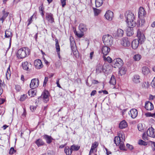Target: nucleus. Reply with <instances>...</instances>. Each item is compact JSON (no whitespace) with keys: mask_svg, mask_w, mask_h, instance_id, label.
Wrapping results in <instances>:
<instances>
[{"mask_svg":"<svg viewBox=\"0 0 155 155\" xmlns=\"http://www.w3.org/2000/svg\"><path fill=\"white\" fill-rule=\"evenodd\" d=\"M125 18L128 26H135L136 23L134 21V14L130 11L126 12L125 14Z\"/></svg>","mask_w":155,"mask_h":155,"instance_id":"f257e3e1","label":"nucleus"},{"mask_svg":"<svg viewBox=\"0 0 155 155\" xmlns=\"http://www.w3.org/2000/svg\"><path fill=\"white\" fill-rule=\"evenodd\" d=\"M102 38L104 45L110 47L113 45V38L111 35H104Z\"/></svg>","mask_w":155,"mask_h":155,"instance_id":"f03ea898","label":"nucleus"},{"mask_svg":"<svg viewBox=\"0 0 155 155\" xmlns=\"http://www.w3.org/2000/svg\"><path fill=\"white\" fill-rule=\"evenodd\" d=\"M123 64V61L120 58H117L114 59L112 64V66L115 68H119Z\"/></svg>","mask_w":155,"mask_h":155,"instance_id":"7ed1b4c3","label":"nucleus"},{"mask_svg":"<svg viewBox=\"0 0 155 155\" xmlns=\"http://www.w3.org/2000/svg\"><path fill=\"white\" fill-rule=\"evenodd\" d=\"M39 84V81L38 79H33L31 80L30 84V87L32 89H35L38 86Z\"/></svg>","mask_w":155,"mask_h":155,"instance_id":"20e7f679","label":"nucleus"},{"mask_svg":"<svg viewBox=\"0 0 155 155\" xmlns=\"http://www.w3.org/2000/svg\"><path fill=\"white\" fill-rule=\"evenodd\" d=\"M28 48H23L20 49V58H23L26 56L28 54Z\"/></svg>","mask_w":155,"mask_h":155,"instance_id":"39448f33","label":"nucleus"},{"mask_svg":"<svg viewBox=\"0 0 155 155\" xmlns=\"http://www.w3.org/2000/svg\"><path fill=\"white\" fill-rule=\"evenodd\" d=\"M146 134L148 136L153 138L155 137V130L152 127L149 128L147 130Z\"/></svg>","mask_w":155,"mask_h":155,"instance_id":"423d86ee","label":"nucleus"},{"mask_svg":"<svg viewBox=\"0 0 155 155\" xmlns=\"http://www.w3.org/2000/svg\"><path fill=\"white\" fill-rule=\"evenodd\" d=\"M104 16L107 20L111 21L114 17L113 12L110 10H108L106 12Z\"/></svg>","mask_w":155,"mask_h":155,"instance_id":"0eeeda50","label":"nucleus"},{"mask_svg":"<svg viewBox=\"0 0 155 155\" xmlns=\"http://www.w3.org/2000/svg\"><path fill=\"white\" fill-rule=\"evenodd\" d=\"M121 44L124 47H128L130 46V41L127 37H124L121 40Z\"/></svg>","mask_w":155,"mask_h":155,"instance_id":"6e6552de","label":"nucleus"},{"mask_svg":"<svg viewBox=\"0 0 155 155\" xmlns=\"http://www.w3.org/2000/svg\"><path fill=\"white\" fill-rule=\"evenodd\" d=\"M23 69L26 71H29L31 67V64L28 63L27 61H25L22 63L21 64Z\"/></svg>","mask_w":155,"mask_h":155,"instance_id":"1a4fd4ad","label":"nucleus"},{"mask_svg":"<svg viewBox=\"0 0 155 155\" xmlns=\"http://www.w3.org/2000/svg\"><path fill=\"white\" fill-rule=\"evenodd\" d=\"M109 47L105 45L103 46L101 50L102 53L104 54L103 56L107 55L108 54L110 50Z\"/></svg>","mask_w":155,"mask_h":155,"instance_id":"9d476101","label":"nucleus"},{"mask_svg":"<svg viewBox=\"0 0 155 155\" xmlns=\"http://www.w3.org/2000/svg\"><path fill=\"white\" fill-rule=\"evenodd\" d=\"M145 108L148 110H153V104L149 101H146L145 103Z\"/></svg>","mask_w":155,"mask_h":155,"instance_id":"9b49d317","label":"nucleus"},{"mask_svg":"<svg viewBox=\"0 0 155 155\" xmlns=\"http://www.w3.org/2000/svg\"><path fill=\"white\" fill-rule=\"evenodd\" d=\"M104 68L102 65L100 64H97L96 67V73L97 74L102 73L104 71Z\"/></svg>","mask_w":155,"mask_h":155,"instance_id":"f8f14e48","label":"nucleus"},{"mask_svg":"<svg viewBox=\"0 0 155 155\" xmlns=\"http://www.w3.org/2000/svg\"><path fill=\"white\" fill-rule=\"evenodd\" d=\"M146 15V13L143 8L140 7L138 11V17L140 18H143Z\"/></svg>","mask_w":155,"mask_h":155,"instance_id":"ddd939ff","label":"nucleus"},{"mask_svg":"<svg viewBox=\"0 0 155 155\" xmlns=\"http://www.w3.org/2000/svg\"><path fill=\"white\" fill-rule=\"evenodd\" d=\"M34 64L35 68L37 69H40L43 66L41 60L39 59L35 60Z\"/></svg>","mask_w":155,"mask_h":155,"instance_id":"4468645a","label":"nucleus"},{"mask_svg":"<svg viewBox=\"0 0 155 155\" xmlns=\"http://www.w3.org/2000/svg\"><path fill=\"white\" fill-rule=\"evenodd\" d=\"M139 43H140L139 40L137 39L134 40L131 43L132 48L134 49H136L138 47Z\"/></svg>","mask_w":155,"mask_h":155,"instance_id":"2eb2a0df","label":"nucleus"},{"mask_svg":"<svg viewBox=\"0 0 155 155\" xmlns=\"http://www.w3.org/2000/svg\"><path fill=\"white\" fill-rule=\"evenodd\" d=\"M130 112L131 114V116L133 118H135L137 115V110L136 109H131L130 111Z\"/></svg>","mask_w":155,"mask_h":155,"instance_id":"dca6fc26","label":"nucleus"},{"mask_svg":"<svg viewBox=\"0 0 155 155\" xmlns=\"http://www.w3.org/2000/svg\"><path fill=\"white\" fill-rule=\"evenodd\" d=\"M5 36L6 38H10V42H9V45L8 47L9 49L11 46V38L12 37V32L8 30H6L5 32Z\"/></svg>","mask_w":155,"mask_h":155,"instance_id":"f3484780","label":"nucleus"},{"mask_svg":"<svg viewBox=\"0 0 155 155\" xmlns=\"http://www.w3.org/2000/svg\"><path fill=\"white\" fill-rule=\"evenodd\" d=\"M79 29L80 31L83 33L86 31L87 30V28L86 25L83 23H81L79 26Z\"/></svg>","mask_w":155,"mask_h":155,"instance_id":"a211bd4d","label":"nucleus"},{"mask_svg":"<svg viewBox=\"0 0 155 155\" xmlns=\"http://www.w3.org/2000/svg\"><path fill=\"white\" fill-rule=\"evenodd\" d=\"M43 138L45 140L46 143L50 144L52 142L53 138L51 136L47 135H45L43 136Z\"/></svg>","mask_w":155,"mask_h":155,"instance_id":"6ab92c4d","label":"nucleus"},{"mask_svg":"<svg viewBox=\"0 0 155 155\" xmlns=\"http://www.w3.org/2000/svg\"><path fill=\"white\" fill-rule=\"evenodd\" d=\"M127 29V34L128 36H130L134 33L133 28L134 26H128Z\"/></svg>","mask_w":155,"mask_h":155,"instance_id":"aec40b11","label":"nucleus"},{"mask_svg":"<svg viewBox=\"0 0 155 155\" xmlns=\"http://www.w3.org/2000/svg\"><path fill=\"white\" fill-rule=\"evenodd\" d=\"M46 18L50 22L52 23L54 22L53 15L51 13H48L46 15Z\"/></svg>","mask_w":155,"mask_h":155,"instance_id":"412c9836","label":"nucleus"},{"mask_svg":"<svg viewBox=\"0 0 155 155\" xmlns=\"http://www.w3.org/2000/svg\"><path fill=\"white\" fill-rule=\"evenodd\" d=\"M127 126V124L125 120H123L120 123L119 127L121 129H123L126 127Z\"/></svg>","mask_w":155,"mask_h":155,"instance_id":"4be33fe9","label":"nucleus"},{"mask_svg":"<svg viewBox=\"0 0 155 155\" xmlns=\"http://www.w3.org/2000/svg\"><path fill=\"white\" fill-rule=\"evenodd\" d=\"M132 80L134 83H138L140 81V77L138 75H134L133 76Z\"/></svg>","mask_w":155,"mask_h":155,"instance_id":"5701e85b","label":"nucleus"},{"mask_svg":"<svg viewBox=\"0 0 155 155\" xmlns=\"http://www.w3.org/2000/svg\"><path fill=\"white\" fill-rule=\"evenodd\" d=\"M142 72L144 75H147L150 72V70L147 67H143L142 68Z\"/></svg>","mask_w":155,"mask_h":155,"instance_id":"b1692460","label":"nucleus"},{"mask_svg":"<svg viewBox=\"0 0 155 155\" xmlns=\"http://www.w3.org/2000/svg\"><path fill=\"white\" fill-rule=\"evenodd\" d=\"M127 71V68L125 67H121L119 70V74L120 75L125 74Z\"/></svg>","mask_w":155,"mask_h":155,"instance_id":"393cba45","label":"nucleus"},{"mask_svg":"<svg viewBox=\"0 0 155 155\" xmlns=\"http://www.w3.org/2000/svg\"><path fill=\"white\" fill-rule=\"evenodd\" d=\"M137 35L138 39H137L139 40L140 44H142L144 41L145 39L144 35L143 34H140L139 36L138 35Z\"/></svg>","mask_w":155,"mask_h":155,"instance_id":"a878e982","label":"nucleus"},{"mask_svg":"<svg viewBox=\"0 0 155 155\" xmlns=\"http://www.w3.org/2000/svg\"><path fill=\"white\" fill-rule=\"evenodd\" d=\"M80 148V147L77 146H75L74 145H73L71 146V148L70 150V154H71L72 153V150H78Z\"/></svg>","mask_w":155,"mask_h":155,"instance_id":"bb28decb","label":"nucleus"},{"mask_svg":"<svg viewBox=\"0 0 155 155\" xmlns=\"http://www.w3.org/2000/svg\"><path fill=\"white\" fill-rule=\"evenodd\" d=\"M35 143L38 147L43 145L45 144L44 142L41 139H38L36 140L35 141Z\"/></svg>","mask_w":155,"mask_h":155,"instance_id":"cd10ccee","label":"nucleus"},{"mask_svg":"<svg viewBox=\"0 0 155 155\" xmlns=\"http://www.w3.org/2000/svg\"><path fill=\"white\" fill-rule=\"evenodd\" d=\"M49 93L48 91H44L42 94L41 97L44 99H48V97Z\"/></svg>","mask_w":155,"mask_h":155,"instance_id":"c85d7f7f","label":"nucleus"},{"mask_svg":"<svg viewBox=\"0 0 155 155\" xmlns=\"http://www.w3.org/2000/svg\"><path fill=\"white\" fill-rule=\"evenodd\" d=\"M124 34V31L123 30L119 29L117 30V36L119 37H122Z\"/></svg>","mask_w":155,"mask_h":155,"instance_id":"c756f323","label":"nucleus"},{"mask_svg":"<svg viewBox=\"0 0 155 155\" xmlns=\"http://www.w3.org/2000/svg\"><path fill=\"white\" fill-rule=\"evenodd\" d=\"M36 90H34V89H32L29 90L28 91V94L29 96L31 97H34L36 95Z\"/></svg>","mask_w":155,"mask_h":155,"instance_id":"7c9ffc66","label":"nucleus"},{"mask_svg":"<svg viewBox=\"0 0 155 155\" xmlns=\"http://www.w3.org/2000/svg\"><path fill=\"white\" fill-rule=\"evenodd\" d=\"M121 141V139L120 137H116L114 139V142L116 145H119L120 142Z\"/></svg>","mask_w":155,"mask_h":155,"instance_id":"2f4dec72","label":"nucleus"},{"mask_svg":"<svg viewBox=\"0 0 155 155\" xmlns=\"http://www.w3.org/2000/svg\"><path fill=\"white\" fill-rule=\"evenodd\" d=\"M109 82L110 84L113 85H114L116 84V80L114 75H112L111 76Z\"/></svg>","mask_w":155,"mask_h":155,"instance_id":"473e14b6","label":"nucleus"},{"mask_svg":"<svg viewBox=\"0 0 155 155\" xmlns=\"http://www.w3.org/2000/svg\"><path fill=\"white\" fill-rule=\"evenodd\" d=\"M103 3V0H96L95 5L96 7H98L101 6Z\"/></svg>","mask_w":155,"mask_h":155,"instance_id":"72a5a7b5","label":"nucleus"},{"mask_svg":"<svg viewBox=\"0 0 155 155\" xmlns=\"http://www.w3.org/2000/svg\"><path fill=\"white\" fill-rule=\"evenodd\" d=\"M15 89L16 91H15L14 94L15 97L17 95V94L19 91V86L18 85H15Z\"/></svg>","mask_w":155,"mask_h":155,"instance_id":"f704fd0d","label":"nucleus"},{"mask_svg":"<svg viewBox=\"0 0 155 155\" xmlns=\"http://www.w3.org/2000/svg\"><path fill=\"white\" fill-rule=\"evenodd\" d=\"M103 57L104 61H107L109 63H112L113 61L112 59L110 57L108 56L106 58L105 56H103Z\"/></svg>","mask_w":155,"mask_h":155,"instance_id":"c9c22d12","label":"nucleus"},{"mask_svg":"<svg viewBox=\"0 0 155 155\" xmlns=\"http://www.w3.org/2000/svg\"><path fill=\"white\" fill-rule=\"evenodd\" d=\"M55 46H56V49L57 52L58 54H59V52L60 51V46L59 45L58 42V40H57L56 41Z\"/></svg>","mask_w":155,"mask_h":155,"instance_id":"e433bc0d","label":"nucleus"},{"mask_svg":"<svg viewBox=\"0 0 155 155\" xmlns=\"http://www.w3.org/2000/svg\"><path fill=\"white\" fill-rule=\"evenodd\" d=\"M141 56L140 54H136L134 56L133 58L135 61H138L141 59Z\"/></svg>","mask_w":155,"mask_h":155,"instance_id":"4c0bfd02","label":"nucleus"},{"mask_svg":"<svg viewBox=\"0 0 155 155\" xmlns=\"http://www.w3.org/2000/svg\"><path fill=\"white\" fill-rule=\"evenodd\" d=\"M70 148L68 147H65L64 151L65 153L67 155H71Z\"/></svg>","mask_w":155,"mask_h":155,"instance_id":"58836bf2","label":"nucleus"},{"mask_svg":"<svg viewBox=\"0 0 155 155\" xmlns=\"http://www.w3.org/2000/svg\"><path fill=\"white\" fill-rule=\"evenodd\" d=\"M44 10V8L43 7V4H42L39 7V12L41 13V14L42 16H43L44 15V14L43 12Z\"/></svg>","mask_w":155,"mask_h":155,"instance_id":"ea45409f","label":"nucleus"},{"mask_svg":"<svg viewBox=\"0 0 155 155\" xmlns=\"http://www.w3.org/2000/svg\"><path fill=\"white\" fill-rule=\"evenodd\" d=\"M119 148L121 150H125V146L123 142L121 141L119 144Z\"/></svg>","mask_w":155,"mask_h":155,"instance_id":"a19ab883","label":"nucleus"},{"mask_svg":"<svg viewBox=\"0 0 155 155\" xmlns=\"http://www.w3.org/2000/svg\"><path fill=\"white\" fill-rule=\"evenodd\" d=\"M138 144L140 145L145 146L147 145V143L142 140H140L138 141Z\"/></svg>","mask_w":155,"mask_h":155,"instance_id":"79ce46f5","label":"nucleus"},{"mask_svg":"<svg viewBox=\"0 0 155 155\" xmlns=\"http://www.w3.org/2000/svg\"><path fill=\"white\" fill-rule=\"evenodd\" d=\"M93 9L94 14L95 16L97 15L101 12V10L98 9L94 8Z\"/></svg>","mask_w":155,"mask_h":155,"instance_id":"37998d69","label":"nucleus"},{"mask_svg":"<svg viewBox=\"0 0 155 155\" xmlns=\"http://www.w3.org/2000/svg\"><path fill=\"white\" fill-rule=\"evenodd\" d=\"M150 85L148 81L144 82L143 83L142 86L145 88H148L149 87Z\"/></svg>","mask_w":155,"mask_h":155,"instance_id":"c03bdc74","label":"nucleus"},{"mask_svg":"<svg viewBox=\"0 0 155 155\" xmlns=\"http://www.w3.org/2000/svg\"><path fill=\"white\" fill-rule=\"evenodd\" d=\"M74 33L77 37L80 38L82 37L84 35L83 33L81 32V33H78L76 31H74Z\"/></svg>","mask_w":155,"mask_h":155,"instance_id":"a18cd8bd","label":"nucleus"},{"mask_svg":"<svg viewBox=\"0 0 155 155\" xmlns=\"http://www.w3.org/2000/svg\"><path fill=\"white\" fill-rule=\"evenodd\" d=\"M144 20L142 19H140L139 20L138 23L139 27L142 26L144 24Z\"/></svg>","mask_w":155,"mask_h":155,"instance_id":"49530a36","label":"nucleus"},{"mask_svg":"<svg viewBox=\"0 0 155 155\" xmlns=\"http://www.w3.org/2000/svg\"><path fill=\"white\" fill-rule=\"evenodd\" d=\"M27 97V96L26 94H23L21 95V97L20 98V101H24Z\"/></svg>","mask_w":155,"mask_h":155,"instance_id":"de8ad7c7","label":"nucleus"},{"mask_svg":"<svg viewBox=\"0 0 155 155\" xmlns=\"http://www.w3.org/2000/svg\"><path fill=\"white\" fill-rule=\"evenodd\" d=\"M3 15V18H6L8 16V12H6L5 10H3L2 11Z\"/></svg>","mask_w":155,"mask_h":155,"instance_id":"09e8293b","label":"nucleus"},{"mask_svg":"<svg viewBox=\"0 0 155 155\" xmlns=\"http://www.w3.org/2000/svg\"><path fill=\"white\" fill-rule=\"evenodd\" d=\"M11 71H7V72H6V78L8 80L10 78V75H11Z\"/></svg>","mask_w":155,"mask_h":155,"instance_id":"8fccbe9b","label":"nucleus"},{"mask_svg":"<svg viewBox=\"0 0 155 155\" xmlns=\"http://www.w3.org/2000/svg\"><path fill=\"white\" fill-rule=\"evenodd\" d=\"M73 38L71 39V38H70V42L71 43V49H72L73 47L74 46V45L75 44V42L74 41Z\"/></svg>","mask_w":155,"mask_h":155,"instance_id":"3c124183","label":"nucleus"},{"mask_svg":"<svg viewBox=\"0 0 155 155\" xmlns=\"http://www.w3.org/2000/svg\"><path fill=\"white\" fill-rule=\"evenodd\" d=\"M98 145L97 143V142H95L92 144L91 147L94 149L97 147Z\"/></svg>","mask_w":155,"mask_h":155,"instance_id":"603ef678","label":"nucleus"},{"mask_svg":"<svg viewBox=\"0 0 155 155\" xmlns=\"http://www.w3.org/2000/svg\"><path fill=\"white\" fill-rule=\"evenodd\" d=\"M147 134H146V132L144 133L142 136L143 139L145 140H147Z\"/></svg>","mask_w":155,"mask_h":155,"instance_id":"864d4df0","label":"nucleus"},{"mask_svg":"<svg viewBox=\"0 0 155 155\" xmlns=\"http://www.w3.org/2000/svg\"><path fill=\"white\" fill-rule=\"evenodd\" d=\"M145 115L147 117H153V114H152L150 112H148L146 113Z\"/></svg>","mask_w":155,"mask_h":155,"instance_id":"5fc2aeb1","label":"nucleus"},{"mask_svg":"<svg viewBox=\"0 0 155 155\" xmlns=\"http://www.w3.org/2000/svg\"><path fill=\"white\" fill-rule=\"evenodd\" d=\"M126 146L130 150H132L134 148V147L132 145H130L128 143L127 144Z\"/></svg>","mask_w":155,"mask_h":155,"instance_id":"6e6d98bb","label":"nucleus"},{"mask_svg":"<svg viewBox=\"0 0 155 155\" xmlns=\"http://www.w3.org/2000/svg\"><path fill=\"white\" fill-rule=\"evenodd\" d=\"M62 7H64L66 5V0H61Z\"/></svg>","mask_w":155,"mask_h":155,"instance_id":"4d7b16f0","label":"nucleus"},{"mask_svg":"<svg viewBox=\"0 0 155 155\" xmlns=\"http://www.w3.org/2000/svg\"><path fill=\"white\" fill-rule=\"evenodd\" d=\"M151 146L153 150H155V142H151Z\"/></svg>","mask_w":155,"mask_h":155,"instance_id":"13d9d810","label":"nucleus"},{"mask_svg":"<svg viewBox=\"0 0 155 155\" xmlns=\"http://www.w3.org/2000/svg\"><path fill=\"white\" fill-rule=\"evenodd\" d=\"M48 77H45L44 81L43 82V86H45L46 85V84H47V83L48 81Z\"/></svg>","mask_w":155,"mask_h":155,"instance_id":"bf43d9fd","label":"nucleus"},{"mask_svg":"<svg viewBox=\"0 0 155 155\" xmlns=\"http://www.w3.org/2000/svg\"><path fill=\"white\" fill-rule=\"evenodd\" d=\"M15 150L14 148L13 147H11L9 153L10 154H12L15 152Z\"/></svg>","mask_w":155,"mask_h":155,"instance_id":"052dcab7","label":"nucleus"},{"mask_svg":"<svg viewBox=\"0 0 155 155\" xmlns=\"http://www.w3.org/2000/svg\"><path fill=\"white\" fill-rule=\"evenodd\" d=\"M151 84L153 87L155 88V77L152 82Z\"/></svg>","mask_w":155,"mask_h":155,"instance_id":"680f3d73","label":"nucleus"},{"mask_svg":"<svg viewBox=\"0 0 155 155\" xmlns=\"http://www.w3.org/2000/svg\"><path fill=\"white\" fill-rule=\"evenodd\" d=\"M32 16H31L28 19V25H29L32 22Z\"/></svg>","mask_w":155,"mask_h":155,"instance_id":"e2e57ef3","label":"nucleus"},{"mask_svg":"<svg viewBox=\"0 0 155 155\" xmlns=\"http://www.w3.org/2000/svg\"><path fill=\"white\" fill-rule=\"evenodd\" d=\"M97 93V91L96 90L93 91L91 94V96H94Z\"/></svg>","mask_w":155,"mask_h":155,"instance_id":"0e129e2a","label":"nucleus"},{"mask_svg":"<svg viewBox=\"0 0 155 155\" xmlns=\"http://www.w3.org/2000/svg\"><path fill=\"white\" fill-rule=\"evenodd\" d=\"M30 109L31 111H33L35 109L36 107L31 106L30 107Z\"/></svg>","mask_w":155,"mask_h":155,"instance_id":"69168bd1","label":"nucleus"},{"mask_svg":"<svg viewBox=\"0 0 155 155\" xmlns=\"http://www.w3.org/2000/svg\"><path fill=\"white\" fill-rule=\"evenodd\" d=\"M26 114V111L25 109L24 108H23V112L22 115L23 117H25Z\"/></svg>","mask_w":155,"mask_h":155,"instance_id":"338daca9","label":"nucleus"},{"mask_svg":"<svg viewBox=\"0 0 155 155\" xmlns=\"http://www.w3.org/2000/svg\"><path fill=\"white\" fill-rule=\"evenodd\" d=\"M4 86V84L3 82L0 79V87H2L3 86Z\"/></svg>","mask_w":155,"mask_h":155,"instance_id":"774afa93","label":"nucleus"}]
</instances>
